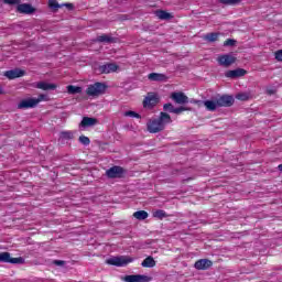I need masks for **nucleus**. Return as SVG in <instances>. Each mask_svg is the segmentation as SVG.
Returning a JSON list of instances; mask_svg holds the SVG:
<instances>
[{"instance_id":"14","label":"nucleus","mask_w":282,"mask_h":282,"mask_svg":"<svg viewBox=\"0 0 282 282\" xmlns=\"http://www.w3.org/2000/svg\"><path fill=\"white\" fill-rule=\"evenodd\" d=\"M195 270H208L213 268V262L209 259H199L194 263Z\"/></svg>"},{"instance_id":"1","label":"nucleus","mask_w":282,"mask_h":282,"mask_svg":"<svg viewBox=\"0 0 282 282\" xmlns=\"http://www.w3.org/2000/svg\"><path fill=\"white\" fill-rule=\"evenodd\" d=\"M173 120L171 119V115L167 112H160L159 118H151L147 123V130L149 133H160L166 129V124H171Z\"/></svg>"},{"instance_id":"7","label":"nucleus","mask_w":282,"mask_h":282,"mask_svg":"<svg viewBox=\"0 0 282 282\" xmlns=\"http://www.w3.org/2000/svg\"><path fill=\"white\" fill-rule=\"evenodd\" d=\"M217 63L221 67H230V65H235V63H237V57L230 54H223L217 57Z\"/></svg>"},{"instance_id":"36","label":"nucleus","mask_w":282,"mask_h":282,"mask_svg":"<svg viewBox=\"0 0 282 282\" xmlns=\"http://www.w3.org/2000/svg\"><path fill=\"white\" fill-rule=\"evenodd\" d=\"M236 41L232 40V39H227L225 42H224V45L225 46H230L232 47V45H235Z\"/></svg>"},{"instance_id":"13","label":"nucleus","mask_w":282,"mask_h":282,"mask_svg":"<svg viewBox=\"0 0 282 282\" xmlns=\"http://www.w3.org/2000/svg\"><path fill=\"white\" fill-rule=\"evenodd\" d=\"M4 76L9 80H14V78H21V77L25 76V70H22L19 68L7 70V72H4Z\"/></svg>"},{"instance_id":"22","label":"nucleus","mask_w":282,"mask_h":282,"mask_svg":"<svg viewBox=\"0 0 282 282\" xmlns=\"http://www.w3.org/2000/svg\"><path fill=\"white\" fill-rule=\"evenodd\" d=\"M133 217L139 221H144V219L149 218V213L147 210H138L133 213Z\"/></svg>"},{"instance_id":"34","label":"nucleus","mask_w":282,"mask_h":282,"mask_svg":"<svg viewBox=\"0 0 282 282\" xmlns=\"http://www.w3.org/2000/svg\"><path fill=\"white\" fill-rule=\"evenodd\" d=\"M50 8H54L55 10H58L61 8V4L56 0H48Z\"/></svg>"},{"instance_id":"19","label":"nucleus","mask_w":282,"mask_h":282,"mask_svg":"<svg viewBox=\"0 0 282 282\" xmlns=\"http://www.w3.org/2000/svg\"><path fill=\"white\" fill-rule=\"evenodd\" d=\"M155 17L161 19V21H169V19H173V15H171V13L166 12L165 10H156Z\"/></svg>"},{"instance_id":"24","label":"nucleus","mask_w":282,"mask_h":282,"mask_svg":"<svg viewBox=\"0 0 282 282\" xmlns=\"http://www.w3.org/2000/svg\"><path fill=\"white\" fill-rule=\"evenodd\" d=\"M204 39L205 41H208V43H215V41H218L219 39V33L217 32L207 33Z\"/></svg>"},{"instance_id":"33","label":"nucleus","mask_w":282,"mask_h":282,"mask_svg":"<svg viewBox=\"0 0 282 282\" xmlns=\"http://www.w3.org/2000/svg\"><path fill=\"white\" fill-rule=\"evenodd\" d=\"M124 116L130 117V118H137V119L142 118V116H140V113H138V112H135L133 110L126 111Z\"/></svg>"},{"instance_id":"32","label":"nucleus","mask_w":282,"mask_h":282,"mask_svg":"<svg viewBox=\"0 0 282 282\" xmlns=\"http://www.w3.org/2000/svg\"><path fill=\"white\" fill-rule=\"evenodd\" d=\"M236 98L237 100L246 101V100H249L250 95H248L247 93H239L236 95Z\"/></svg>"},{"instance_id":"12","label":"nucleus","mask_w":282,"mask_h":282,"mask_svg":"<svg viewBox=\"0 0 282 282\" xmlns=\"http://www.w3.org/2000/svg\"><path fill=\"white\" fill-rule=\"evenodd\" d=\"M123 281L126 282H149L151 281V278L148 275H142V274H131V275H126L123 278Z\"/></svg>"},{"instance_id":"40","label":"nucleus","mask_w":282,"mask_h":282,"mask_svg":"<svg viewBox=\"0 0 282 282\" xmlns=\"http://www.w3.org/2000/svg\"><path fill=\"white\" fill-rule=\"evenodd\" d=\"M54 263L55 265H65V261L63 260H55Z\"/></svg>"},{"instance_id":"10","label":"nucleus","mask_w":282,"mask_h":282,"mask_svg":"<svg viewBox=\"0 0 282 282\" xmlns=\"http://www.w3.org/2000/svg\"><path fill=\"white\" fill-rule=\"evenodd\" d=\"M218 107H232L235 105V98L230 95H224L220 98L216 99Z\"/></svg>"},{"instance_id":"27","label":"nucleus","mask_w":282,"mask_h":282,"mask_svg":"<svg viewBox=\"0 0 282 282\" xmlns=\"http://www.w3.org/2000/svg\"><path fill=\"white\" fill-rule=\"evenodd\" d=\"M97 41L99 43H113V37L107 35V34H102L97 37Z\"/></svg>"},{"instance_id":"23","label":"nucleus","mask_w":282,"mask_h":282,"mask_svg":"<svg viewBox=\"0 0 282 282\" xmlns=\"http://www.w3.org/2000/svg\"><path fill=\"white\" fill-rule=\"evenodd\" d=\"M204 106L207 109V111H216L217 107H219L217 100H205Z\"/></svg>"},{"instance_id":"18","label":"nucleus","mask_w":282,"mask_h":282,"mask_svg":"<svg viewBox=\"0 0 282 282\" xmlns=\"http://www.w3.org/2000/svg\"><path fill=\"white\" fill-rule=\"evenodd\" d=\"M149 80H153L156 83H162L163 80L166 79V75L160 74V73H150L148 75Z\"/></svg>"},{"instance_id":"35","label":"nucleus","mask_w":282,"mask_h":282,"mask_svg":"<svg viewBox=\"0 0 282 282\" xmlns=\"http://www.w3.org/2000/svg\"><path fill=\"white\" fill-rule=\"evenodd\" d=\"M184 111H188V108L181 106L178 108H174V112L173 113L180 115V113H182Z\"/></svg>"},{"instance_id":"37","label":"nucleus","mask_w":282,"mask_h":282,"mask_svg":"<svg viewBox=\"0 0 282 282\" xmlns=\"http://www.w3.org/2000/svg\"><path fill=\"white\" fill-rule=\"evenodd\" d=\"M275 59H278L279 63H282V50L275 52Z\"/></svg>"},{"instance_id":"4","label":"nucleus","mask_w":282,"mask_h":282,"mask_svg":"<svg viewBox=\"0 0 282 282\" xmlns=\"http://www.w3.org/2000/svg\"><path fill=\"white\" fill-rule=\"evenodd\" d=\"M143 109H154L160 105V95L158 93H148L143 99Z\"/></svg>"},{"instance_id":"29","label":"nucleus","mask_w":282,"mask_h":282,"mask_svg":"<svg viewBox=\"0 0 282 282\" xmlns=\"http://www.w3.org/2000/svg\"><path fill=\"white\" fill-rule=\"evenodd\" d=\"M223 6H237V3H241V0H218Z\"/></svg>"},{"instance_id":"30","label":"nucleus","mask_w":282,"mask_h":282,"mask_svg":"<svg viewBox=\"0 0 282 282\" xmlns=\"http://www.w3.org/2000/svg\"><path fill=\"white\" fill-rule=\"evenodd\" d=\"M163 111H169V113H174L175 107L171 102L165 104L163 105Z\"/></svg>"},{"instance_id":"5","label":"nucleus","mask_w":282,"mask_h":282,"mask_svg":"<svg viewBox=\"0 0 282 282\" xmlns=\"http://www.w3.org/2000/svg\"><path fill=\"white\" fill-rule=\"evenodd\" d=\"M124 173H127V170H124V167L119 165H113L112 167L106 171V176L109 180H120L124 177Z\"/></svg>"},{"instance_id":"31","label":"nucleus","mask_w":282,"mask_h":282,"mask_svg":"<svg viewBox=\"0 0 282 282\" xmlns=\"http://www.w3.org/2000/svg\"><path fill=\"white\" fill-rule=\"evenodd\" d=\"M79 142L80 144H84V147H89V144H91V140H89V138L85 135L79 137Z\"/></svg>"},{"instance_id":"11","label":"nucleus","mask_w":282,"mask_h":282,"mask_svg":"<svg viewBox=\"0 0 282 282\" xmlns=\"http://www.w3.org/2000/svg\"><path fill=\"white\" fill-rule=\"evenodd\" d=\"M246 74H248V70L243 69V68H236L234 70H227L225 73L226 78H242V76H246Z\"/></svg>"},{"instance_id":"28","label":"nucleus","mask_w":282,"mask_h":282,"mask_svg":"<svg viewBox=\"0 0 282 282\" xmlns=\"http://www.w3.org/2000/svg\"><path fill=\"white\" fill-rule=\"evenodd\" d=\"M62 140H74V133L72 131H63L59 133Z\"/></svg>"},{"instance_id":"42","label":"nucleus","mask_w":282,"mask_h":282,"mask_svg":"<svg viewBox=\"0 0 282 282\" xmlns=\"http://www.w3.org/2000/svg\"><path fill=\"white\" fill-rule=\"evenodd\" d=\"M3 94V88L0 87V96Z\"/></svg>"},{"instance_id":"43","label":"nucleus","mask_w":282,"mask_h":282,"mask_svg":"<svg viewBox=\"0 0 282 282\" xmlns=\"http://www.w3.org/2000/svg\"><path fill=\"white\" fill-rule=\"evenodd\" d=\"M278 169H279V171L282 172V164H280V165L278 166Z\"/></svg>"},{"instance_id":"3","label":"nucleus","mask_w":282,"mask_h":282,"mask_svg":"<svg viewBox=\"0 0 282 282\" xmlns=\"http://www.w3.org/2000/svg\"><path fill=\"white\" fill-rule=\"evenodd\" d=\"M47 96L40 94L37 98H28V99H22L18 104V109H34L40 102H43Z\"/></svg>"},{"instance_id":"20","label":"nucleus","mask_w":282,"mask_h":282,"mask_svg":"<svg viewBox=\"0 0 282 282\" xmlns=\"http://www.w3.org/2000/svg\"><path fill=\"white\" fill-rule=\"evenodd\" d=\"M37 89H43V91H47L50 89L54 90L56 89V84H47L45 82H40L36 85Z\"/></svg>"},{"instance_id":"6","label":"nucleus","mask_w":282,"mask_h":282,"mask_svg":"<svg viewBox=\"0 0 282 282\" xmlns=\"http://www.w3.org/2000/svg\"><path fill=\"white\" fill-rule=\"evenodd\" d=\"M132 261H133V258L121 256V257L108 259L107 263L109 265H117V268H122L124 265H128V263H132Z\"/></svg>"},{"instance_id":"17","label":"nucleus","mask_w":282,"mask_h":282,"mask_svg":"<svg viewBox=\"0 0 282 282\" xmlns=\"http://www.w3.org/2000/svg\"><path fill=\"white\" fill-rule=\"evenodd\" d=\"M94 124H98V119L91 117H84L79 123V127H94Z\"/></svg>"},{"instance_id":"39","label":"nucleus","mask_w":282,"mask_h":282,"mask_svg":"<svg viewBox=\"0 0 282 282\" xmlns=\"http://www.w3.org/2000/svg\"><path fill=\"white\" fill-rule=\"evenodd\" d=\"M267 94H268V96H274V94H276V90H274V89H268V90H267Z\"/></svg>"},{"instance_id":"41","label":"nucleus","mask_w":282,"mask_h":282,"mask_svg":"<svg viewBox=\"0 0 282 282\" xmlns=\"http://www.w3.org/2000/svg\"><path fill=\"white\" fill-rule=\"evenodd\" d=\"M63 6H65V8H67L68 10H74V4L73 3H65Z\"/></svg>"},{"instance_id":"21","label":"nucleus","mask_w":282,"mask_h":282,"mask_svg":"<svg viewBox=\"0 0 282 282\" xmlns=\"http://www.w3.org/2000/svg\"><path fill=\"white\" fill-rule=\"evenodd\" d=\"M141 265L142 268H155L156 262L155 259H153V257L149 256L142 261Z\"/></svg>"},{"instance_id":"16","label":"nucleus","mask_w":282,"mask_h":282,"mask_svg":"<svg viewBox=\"0 0 282 282\" xmlns=\"http://www.w3.org/2000/svg\"><path fill=\"white\" fill-rule=\"evenodd\" d=\"M18 12L20 14H33V12H36V9L30 3H22L18 6Z\"/></svg>"},{"instance_id":"26","label":"nucleus","mask_w":282,"mask_h":282,"mask_svg":"<svg viewBox=\"0 0 282 282\" xmlns=\"http://www.w3.org/2000/svg\"><path fill=\"white\" fill-rule=\"evenodd\" d=\"M152 217H154L155 219H164L169 217V214H166V212H164L163 209H158L153 212Z\"/></svg>"},{"instance_id":"9","label":"nucleus","mask_w":282,"mask_h":282,"mask_svg":"<svg viewBox=\"0 0 282 282\" xmlns=\"http://www.w3.org/2000/svg\"><path fill=\"white\" fill-rule=\"evenodd\" d=\"M120 66L115 63H107L98 67V72L101 74H113V72H118Z\"/></svg>"},{"instance_id":"2","label":"nucleus","mask_w":282,"mask_h":282,"mask_svg":"<svg viewBox=\"0 0 282 282\" xmlns=\"http://www.w3.org/2000/svg\"><path fill=\"white\" fill-rule=\"evenodd\" d=\"M107 91V84L96 82L93 85H89L86 89L87 96H91L93 98H98V96H102Z\"/></svg>"},{"instance_id":"15","label":"nucleus","mask_w":282,"mask_h":282,"mask_svg":"<svg viewBox=\"0 0 282 282\" xmlns=\"http://www.w3.org/2000/svg\"><path fill=\"white\" fill-rule=\"evenodd\" d=\"M171 98L177 105H186L188 102V97L184 93H172Z\"/></svg>"},{"instance_id":"8","label":"nucleus","mask_w":282,"mask_h":282,"mask_svg":"<svg viewBox=\"0 0 282 282\" xmlns=\"http://www.w3.org/2000/svg\"><path fill=\"white\" fill-rule=\"evenodd\" d=\"M0 263H23V258H12L10 252H0Z\"/></svg>"},{"instance_id":"38","label":"nucleus","mask_w":282,"mask_h":282,"mask_svg":"<svg viewBox=\"0 0 282 282\" xmlns=\"http://www.w3.org/2000/svg\"><path fill=\"white\" fill-rule=\"evenodd\" d=\"M7 6H17L19 3V0H3Z\"/></svg>"},{"instance_id":"25","label":"nucleus","mask_w":282,"mask_h":282,"mask_svg":"<svg viewBox=\"0 0 282 282\" xmlns=\"http://www.w3.org/2000/svg\"><path fill=\"white\" fill-rule=\"evenodd\" d=\"M66 88L68 94H83V87L68 85Z\"/></svg>"}]
</instances>
